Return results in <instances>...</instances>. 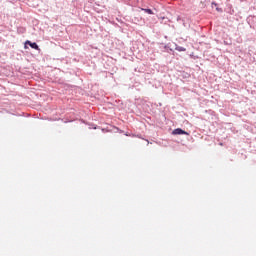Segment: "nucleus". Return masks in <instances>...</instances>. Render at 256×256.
<instances>
[{
  "mask_svg": "<svg viewBox=\"0 0 256 256\" xmlns=\"http://www.w3.org/2000/svg\"><path fill=\"white\" fill-rule=\"evenodd\" d=\"M172 135H189V132H186L181 128H177L172 131Z\"/></svg>",
  "mask_w": 256,
  "mask_h": 256,
  "instance_id": "nucleus-1",
  "label": "nucleus"
},
{
  "mask_svg": "<svg viewBox=\"0 0 256 256\" xmlns=\"http://www.w3.org/2000/svg\"><path fill=\"white\" fill-rule=\"evenodd\" d=\"M26 44L29 45L32 49L39 50V45H37L35 42L26 41Z\"/></svg>",
  "mask_w": 256,
  "mask_h": 256,
  "instance_id": "nucleus-2",
  "label": "nucleus"
},
{
  "mask_svg": "<svg viewBox=\"0 0 256 256\" xmlns=\"http://www.w3.org/2000/svg\"><path fill=\"white\" fill-rule=\"evenodd\" d=\"M142 11H144L145 13H148V15H153V10L151 9L142 8Z\"/></svg>",
  "mask_w": 256,
  "mask_h": 256,
  "instance_id": "nucleus-3",
  "label": "nucleus"
},
{
  "mask_svg": "<svg viewBox=\"0 0 256 256\" xmlns=\"http://www.w3.org/2000/svg\"><path fill=\"white\" fill-rule=\"evenodd\" d=\"M176 51H179V52H181V51H187V49H185V48L179 46V47H176Z\"/></svg>",
  "mask_w": 256,
  "mask_h": 256,
  "instance_id": "nucleus-4",
  "label": "nucleus"
},
{
  "mask_svg": "<svg viewBox=\"0 0 256 256\" xmlns=\"http://www.w3.org/2000/svg\"><path fill=\"white\" fill-rule=\"evenodd\" d=\"M212 5H215V7H217V3H212Z\"/></svg>",
  "mask_w": 256,
  "mask_h": 256,
  "instance_id": "nucleus-5",
  "label": "nucleus"
}]
</instances>
